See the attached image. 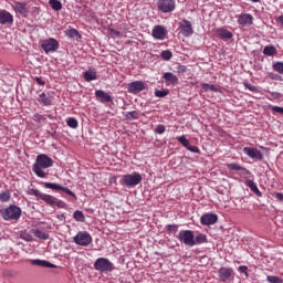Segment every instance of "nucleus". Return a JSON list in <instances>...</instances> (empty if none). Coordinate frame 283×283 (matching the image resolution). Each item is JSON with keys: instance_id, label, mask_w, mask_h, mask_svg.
Segmentation results:
<instances>
[{"instance_id": "nucleus-1", "label": "nucleus", "mask_w": 283, "mask_h": 283, "mask_svg": "<svg viewBox=\"0 0 283 283\" xmlns=\"http://www.w3.org/2000/svg\"><path fill=\"white\" fill-rule=\"evenodd\" d=\"M54 165V160L45 154L36 156L35 163L33 165V172L38 178H45V171L43 169H50Z\"/></svg>"}, {"instance_id": "nucleus-2", "label": "nucleus", "mask_w": 283, "mask_h": 283, "mask_svg": "<svg viewBox=\"0 0 283 283\" xmlns=\"http://www.w3.org/2000/svg\"><path fill=\"white\" fill-rule=\"evenodd\" d=\"M143 182V176L140 172L127 174L122 177L120 185L128 187V189H134L137 185Z\"/></svg>"}, {"instance_id": "nucleus-3", "label": "nucleus", "mask_w": 283, "mask_h": 283, "mask_svg": "<svg viewBox=\"0 0 283 283\" xmlns=\"http://www.w3.org/2000/svg\"><path fill=\"white\" fill-rule=\"evenodd\" d=\"M3 220H19L21 218V208L18 206H9L0 210Z\"/></svg>"}, {"instance_id": "nucleus-4", "label": "nucleus", "mask_w": 283, "mask_h": 283, "mask_svg": "<svg viewBox=\"0 0 283 283\" xmlns=\"http://www.w3.org/2000/svg\"><path fill=\"white\" fill-rule=\"evenodd\" d=\"M95 271H99V273H111L114 270V263L105 258H98L94 262Z\"/></svg>"}, {"instance_id": "nucleus-5", "label": "nucleus", "mask_w": 283, "mask_h": 283, "mask_svg": "<svg viewBox=\"0 0 283 283\" xmlns=\"http://www.w3.org/2000/svg\"><path fill=\"white\" fill-rule=\"evenodd\" d=\"M73 242L78 247H90L92 244V235L88 232L80 231L74 238Z\"/></svg>"}, {"instance_id": "nucleus-6", "label": "nucleus", "mask_w": 283, "mask_h": 283, "mask_svg": "<svg viewBox=\"0 0 283 283\" xmlns=\"http://www.w3.org/2000/svg\"><path fill=\"white\" fill-rule=\"evenodd\" d=\"M177 240L185 244L186 247H193V231L181 230L177 235Z\"/></svg>"}, {"instance_id": "nucleus-7", "label": "nucleus", "mask_w": 283, "mask_h": 283, "mask_svg": "<svg viewBox=\"0 0 283 283\" xmlns=\"http://www.w3.org/2000/svg\"><path fill=\"white\" fill-rule=\"evenodd\" d=\"M157 9L164 14L174 12L176 10V0H159L157 2Z\"/></svg>"}, {"instance_id": "nucleus-8", "label": "nucleus", "mask_w": 283, "mask_h": 283, "mask_svg": "<svg viewBox=\"0 0 283 283\" xmlns=\"http://www.w3.org/2000/svg\"><path fill=\"white\" fill-rule=\"evenodd\" d=\"M40 200L45 201L46 205H49L50 207H59V209L65 208V202H63L62 200L56 199L52 195L42 193V196L40 197Z\"/></svg>"}, {"instance_id": "nucleus-9", "label": "nucleus", "mask_w": 283, "mask_h": 283, "mask_svg": "<svg viewBox=\"0 0 283 283\" xmlns=\"http://www.w3.org/2000/svg\"><path fill=\"white\" fill-rule=\"evenodd\" d=\"M12 9L14 10L15 14H19L20 17H28L30 12V7H28V2L14 1L12 3Z\"/></svg>"}, {"instance_id": "nucleus-10", "label": "nucleus", "mask_w": 283, "mask_h": 283, "mask_svg": "<svg viewBox=\"0 0 283 283\" xmlns=\"http://www.w3.org/2000/svg\"><path fill=\"white\" fill-rule=\"evenodd\" d=\"M41 48L46 54H50V52H56L59 50V41L50 38L42 42Z\"/></svg>"}, {"instance_id": "nucleus-11", "label": "nucleus", "mask_w": 283, "mask_h": 283, "mask_svg": "<svg viewBox=\"0 0 283 283\" xmlns=\"http://www.w3.org/2000/svg\"><path fill=\"white\" fill-rule=\"evenodd\" d=\"M45 189H52L53 191H64V193H67V196H71L76 200V195L70 190L69 188H65L59 184H52V182H44Z\"/></svg>"}, {"instance_id": "nucleus-12", "label": "nucleus", "mask_w": 283, "mask_h": 283, "mask_svg": "<svg viewBox=\"0 0 283 283\" xmlns=\"http://www.w3.org/2000/svg\"><path fill=\"white\" fill-rule=\"evenodd\" d=\"M147 88V84L143 81H135L128 84L127 90L129 94H140L144 90Z\"/></svg>"}, {"instance_id": "nucleus-13", "label": "nucleus", "mask_w": 283, "mask_h": 283, "mask_svg": "<svg viewBox=\"0 0 283 283\" xmlns=\"http://www.w3.org/2000/svg\"><path fill=\"white\" fill-rule=\"evenodd\" d=\"M151 36L157 41H165V39H167V29L163 25H155L151 31Z\"/></svg>"}, {"instance_id": "nucleus-14", "label": "nucleus", "mask_w": 283, "mask_h": 283, "mask_svg": "<svg viewBox=\"0 0 283 283\" xmlns=\"http://www.w3.org/2000/svg\"><path fill=\"white\" fill-rule=\"evenodd\" d=\"M180 33L184 36H191V34H193V27L189 20H182L180 22Z\"/></svg>"}, {"instance_id": "nucleus-15", "label": "nucleus", "mask_w": 283, "mask_h": 283, "mask_svg": "<svg viewBox=\"0 0 283 283\" xmlns=\"http://www.w3.org/2000/svg\"><path fill=\"white\" fill-rule=\"evenodd\" d=\"M14 23V17L12 13L6 10H0V25H8Z\"/></svg>"}, {"instance_id": "nucleus-16", "label": "nucleus", "mask_w": 283, "mask_h": 283, "mask_svg": "<svg viewBox=\"0 0 283 283\" xmlns=\"http://www.w3.org/2000/svg\"><path fill=\"white\" fill-rule=\"evenodd\" d=\"M30 263L32 264V266H41L42 269H56V265L54 263H51L46 260L31 259Z\"/></svg>"}, {"instance_id": "nucleus-17", "label": "nucleus", "mask_w": 283, "mask_h": 283, "mask_svg": "<svg viewBox=\"0 0 283 283\" xmlns=\"http://www.w3.org/2000/svg\"><path fill=\"white\" fill-rule=\"evenodd\" d=\"M218 222V214L206 213L201 217V224L205 227H210V224H216Z\"/></svg>"}, {"instance_id": "nucleus-18", "label": "nucleus", "mask_w": 283, "mask_h": 283, "mask_svg": "<svg viewBox=\"0 0 283 283\" xmlns=\"http://www.w3.org/2000/svg\"><path fill=\"white\" fill-rule=\"evenodd\" d=\"M219 280H221V282H227L229 280H231V277L233 276V269L231 268H221L219 269Z\"/></svg>"}, {"instance_id": "nucleus-19", "label": "nucleus", "mask_w": 283, "mask_h": 283, "mask_svg": "<svg viewBox=\"0 0 283 283\" xmlns=\"http://www.w3.org/2000/svg\"><path fill=\"white\" fill-rule=\"evenodd\" d=\"M237 18L239 25H253V15L251 13H241Z\"/></svg>"}, {"instance_id": "nucleus-20", "label": "nucleus", "mask_w": 283, "mask_h": 283, "mask_svg": "<svg viewBox=\"0 0 283 283\" xmlns=\"http://www.w3.org/2000/svg\"><path fill=\"white\" fill-rule=\"evenodd\" d=\"M163 78L168 87L171 85H178V76L171 72L164 73Z\"/></svg>"}, {"instance_id": "nucleus-21", "label": "nucleus", "mask_w": 283, "mask_h": 283, "mask_svg": "<svg viewBox=\"0 0 283 283\" xmlns=\"http://www.w3.org/2000/svg\"><path fill=\"white\" fill-rule=\"evenodd\" d=\"M243 151L249 158H256L258 160H262V153L258 148L244 147Z\"/></svg>"}, {"instance_id": "nucleus-22", "label": "nucleus", "mask_w": 283, "mask_h": 283, "mask_svg": "<svg viewBox=\"0 0 283 283\" xmlns=\"http://www.w3.org/2000/svg\"><path fill=\"white\" fill-rule=\"evenodd\" d=\"M95 96L99 98L102 103H109L112 101V96L103 90L96 91Z\"/></svg>"}, {"instance_id": "nucleus-23", "label": "nucleus", "mask_w": 283, "mask_h": 283, "mask_svg": "<svg viewBox=\"0 0 283 283\" xmlns=\"http://www.w3.org/2000/svg\"><path fill=\"white\" fill-rule=\"evenodd\" d=\"M217 34L218 36H220V39H223V40L233 39V33L227 29H222V28L218 29Z\"/></svg>"}, {"instance_id": "nucleus-24", "label": "nucleus", "mask_w": 283, "mask_h": 283, "mask_svg": "<svg viewBox=\"0 0 283 283\" xmlns=\"http://www.w3.org/2000/svg\"><path fill=\"white\" fill-rule=\"evenodd\" d=\"M226 167L230 169V171H243V174H251V171L247 170V168H243L242 166L238 164H227Z\"/></svg>"}, {"instance_id": "nucleus-25", "label": "nucleus", "mask_w": 283, "mask_h": 283, "mask_svg": "<svg viewBox=\"0 0 283 283\" xmlns=\"http://www.w3.org/2000/svg\"><path fill=\"white\" fill-rule=\"evenodd\" d=\"M245 185H247V187H249V189H251V191H253V193H255L256 196H262V192H260L258 185L255 182H253V180L247 179Z\"/></svg>"}, {"instance_id": "nucleus-26", "label": "nucleus", "mask_w": 283, "mask_h": 283, "mask_svg": "<svg viewBox=\"0 0 283 283\" xmlns=\"http://www.w3.org/2000/svg\"><path fill=\"white\" fill-rule=\"evenodd\" d=\"M38 101L42 105H52L54 99L52 98V96H48V95H45V93H42L39 95Z\"/></svg>"}, {"instance_id": "nucleus-27", "label": "nucleus", "mask_w": 283, "mask_h": 283, "mask_svg": "<svg viewBox=\"0 0 283 283\" xmlns=\"http://www.w3.org/2000/svg\"><path fill=\"white\" fill-rule=\"evenodd\" d=\"M205 242H207V237L202 233H199L193 235L192 247H196L197 244H205Z\"/></svg>"}, {"instance_id": "nucleus-28", "label": "nucleus", "mask_w": 283, "mask_h": 283, "mask_svg": "<svg viewBox=\"0 0 283 283\" xmlns=\"http://www.w3.org/2000/svg\"><path fill=\"white\" fill-rule=\"evenodd\" d=\"M263 54L265 56H275V54H277V49L273 45H268L263 49Z\"/></svg>"}, {"instance_id": "nucleus-29", "label": "nucleus", "mask_w": 283, "mask_h": 283, "mask_svg": "<svg viewBox=\"0 0 283 283\" xmlns=\"http://www.w3.org/2000/svg\"><path fill=\"white\" fill-rule=\"evenodd\" d=\"M84 78H85V81H87V83H90L92 81H96V71L90 70V71L84 72Z\"/></svg>"}, {"instance_id": "nucleus-30", "label": "nucleus", "mask_w": 283, "mask_h": 283, "mask_svg": "<svg viewBox=\"0 0 283 283\" xmlns=\"http://www.w3.org/2000/svg\"><path fill=\"white\" fill-rule=\"evenodd\" d=\"M49 4L51 6L52 10H55V12L63 10V4L59 0H50Z\"/></svg>"}, {"instance_id": "nucleus-31", "label": "nucleus", "mask_w": 283, "mask_h": 283, "mask_svg": "<svg viewBox=\"0 0 283 283\" xmlns=\"http://www.w3.org/2000/svg\"><path fill=\"white\" fill-rule=\"evenodd\" d=\"M33 235H35V238H39L40 240H48V238H50V235H48V233H45L42 230H32Z\"/></svg>"}, {"instance_id": "nucleus-32", "label": "nucleus", "mask_w": 283, "mask_h": 283, "mask_svg": "<svg viewBox=\"0 0 283 283\" xmlns=\"http://www.w3.org/2000/svg\"><path fill=\"white\" fill-rule=\"evenodd\" d=\"M124 116L127 120H137L138 112L136 111L127 112V113H124Z\"/></svg>"}, {"instance_id": "nucleus-33", "label": "nucleus", "mask_w": 283, "mask_h": 283, "mask_svg": "<svg viewBox=\"0 0 283 283\" xmlns=\"http://www.w3.org/2000/svg\"><path fill=\"white\" fill-rule=\"evenodd\" d=\"M73 218L76 222H85V214H83V211L76 210L73 213Z\"/></svg>"}, {"instance_id": "nucleus-34", "label": "nucleus", "mask_w": 283, "mask_h": 283, "mask_svg": "<svg viewBox=\"0 0 283 283\" xmlns=\"http://www.w3.org/2000/svg\"><path fill=\"white\" fill-rule=\"evenodd\" d=\"M168 94H169V90L167 88L155 91V96L157 98H165V96H167Z\"/></svg>"}, {"instance_id": "nucleus-35", "label": "nucleus", "mask_w": 283, "mask_h": 283, "mask_svg": "<svg viewBox=\"0 0 283 283\" xmlns=\"http://www.w3.org/2000/svg\"><path fill=\"white\" fill-rule=\"evenodd\" d=\"M66 125L69 127H71L72 129H76V127H78V120H76V118L74 117H70L67 120H66Z\"/></svg>"}, {"instance_id": "nucleus-36", "label": "nucleus", "mask_w": 283, "mask_h": 283, "mask_svg": "<svg viewBox=\"0 0 283 283\" xmlns=\"http://www.w3.org/2000/svg\"><path fill=\"white\" fill-rule=\"evenodd\" d=\"M10 200V191L4 190L0 192V202H9Z\"/></svg>"}, {"instance_id": "nucleus-37", "label": "nucleus", "mask_w": 283, "mask_h": 283, "mask_svg": "<svg viewBox=\"0 0 283 283\" xmlns=\"http://www.w3.org/2000/svg\"><path fill=\"white\" fill-rule=\"evenodd\" d=\"M178 143L182 145V147H186V149L189 147V139L185 135L177 137Z\"/></svg>"}, {"instance_id": "nucleus-38", "label": "nucleus", "mask_w": 283, "mask_h": 283, "mask_svg": "<svg viewBox=\"0 0 283 283\" xmlns=\"http://www.w3.org/2000/svg\"><path fill=\"white\" fill-rule=\"evenodd\" d=\"M28 195L29 196H35V198L41 199V196H43V192H40L39 190H36L34 188H29L28 189Z\"/></svg>"}, {"instance_id": "nucleus-39", "label": "nucleus", "mask_w": 283, "mask_h": 283, "mask_svg": "<svg viewBox=\"0 0 283 283\" xmlns=\"http://www.w3.org/2000/svg\"><path fill=\"white\" fill-rule=\"evenodd\" d=\"M266 280L270 283H283V280L280 276H275V275H268Z\"/></svg>"}, {"instance_id": "nucleus-40", "label": "nucleus", "mask_w": 283, "mask_h": 283, "mask_svg": "<svg viewBox=\"0 0 283 283\" xmlns=\"http://www.w3.org/2000/svg\"><path fill=\"white\" fill-rule=\"evenodd\" d=\"M273 70L279 74H283V62H275L273 64Z\"/></svg>"}, {"instance_id": "nucleus-41", "label": "nucleus", "mask_w": 283, "mask_h": 283, "mask_svg": "<svg viewBox=\"0 0 283 283\" xmlns=\"http://www.w3.org/2000/svg\"><path fill=\"white\" fill-rule=\"evenodd\" d=\"M65 34L70 39H74V36H78V31L76 29H70L65 31Z\"/></svg>"}, {"instance_id": "nucleus-42", "label": "nucleus", "mask_w": 283, "mask_h": 283, "mask_svg": "<svg viewBox=\"0 0 283 283\" xmlns=\"http://www.w3.org/2000/svg\"><path fill=\"white\" fill-rule=\"evenodd\" d=\"M172 56H174V54L169 50H166V51L161 52V59H164V61H170V59Z\"/></svg>"}, {"instance_id": "nucleus-43", "label": "nucleus", "mask_w": 283, "mask_h": 283, "mask_svg": "<svg viewBox=\"0 0 283 283\" xmlns=\"http://www.w3.org/2000/svg\"><path fill=\"white\" fill-rule=\"evenodd\" d=\"M201 87H202V90H205L206 92H209V90H210L211 92H218V88H217L214 85H211V84L205 83V84L201 85Z\"/></svg>"}, {"instance_id": "nucleus-44", "label": "nucleus", "mask_w": 283, "mask_h": 283, "mask_svg": "<svg viewBox=\"0 0 283 283\" xmlns=\"http://www.w3.org/2000/svg\"><path fill=\"white\" fill-rule=\"evenodd\" d=\"M188 151H191L192 154H200V148H198V146H191L189 145L187 147Z\"/></svg>"}, {"instance_id": "nucleus-45", "label": "nucleus", "mask_w": 283, "mask_h": 283, "mask_svg": "<svg viewBox=\"0 0 283 283\" xmlns=\"http://www.w3.org/2000/svg\"><path fill=\"white\" fill-rule=\"evenodd\" d=\"M249 268L247 265L239 266V272L244 273L245 277H249Z\"/></svg>"}, {"instance_id": "nucleus-46", "label": "nucleus", "mask_w": 283, "mask_h": 283, "mask_svg": "<svg viewBox=\"0 0 283 283\" xmlns=\"http://www.w3.org/2000/svg\"><path fill=\"white\" fill-rule=\"evenodd\" d=\"M21 239L24 240L25 242H32L33 240L32 235L28 233L21 234Z\"/></svg>"}, {"instance_id": "nucleus-47", "label": "nucleus", "mask_w": 283, "mask_h": 283, "mask_svg": "<svg viewBox=\"0 0 283 283\" xmlns=\"http://www.w3.org/2000/svg\"><path fill=\"white\" fill-rule=\"evenodd\" d=\"M244 87H247V90H250V92H258V87L251 85L250 83H244Z\"/></svg>"}, {"instance_id": "nucleus-48", "label": "nucleus", "mask_w": 283, "mask_h": 283, "mask_svg": "<svg viewBox=\"0 0 283 283\" xmlns=\"http://www.w3.org/2000/svg\"><path fill=\"white\" fill-rule=\"evenodd\" d=\"M273 198H276L280 202H283V193L282 192H274Z\"/></svg>"}, {"instance_id": "nucleus-49", "label": "nucleus", "mask_w": 283, "mask_h": 283, "mask_svg": "<svg viewBox=\"0 0 283 283\" xmlns=\"http://www.w3.org/2000/svg\"><path fill=\"white\" fill-rule=\"evenodd\" d=\"M156 134H165V126L164 125H158L156 127Z\"/></svg>"}, {"instance_id": "nucleus-50", "label": "nucleus", "mask_w": 283, "mask_h": 283, "mask_svg": "<svg viewBox=\"0 0 283 283\" xmlns=\"http://www.w3.org/2000/svg\"><path fill=\"white\" fill-rule=\"evenodd\" d=\"M272 112H276L277 114H283V107L280 106H273Z\"/></svg>"}, {"instance_id": "nucleus-51", "label": "nucleus", "mask_w": 283, "mask_h": 283, "mask_svg": "<svg viewBox=\"0 0 283 283\" xmlns=\"http://www.w3.org/2000/svg\"><path fill=\"white\" fill-rule=\"evenodd\" d=\"M38 85H45V82L41 77H35Z\"/></svg>"}, {"instance_id": "nucleus-52", "label": "nucleus", "mask_w": 283, "mask_h": 283, "mask_svg": "<svg viewBox=\"0 0 283 283\" xmlns=\"http://www.w3.org/2000/svg\"><path fill=\"white\" fill-rule=\"evenodd\" d=\"M168 231H178V226H167Z\"/></svg>"}, {"instance_id": "nucleus-53", "label": "nucleus", "mask_w": 283, "mask_h": 283, "mask_svg": "<svg viewBox=\"0 0 283 283\" xmlns=\"http://www.w3.org/2000/svg\"><path fill=\"white\" fill-rule=\"evenodd\" d=\"M113 36H120V32L116 31V30H112L111 31Z\"/></svg>"}, {"instance_id": "nucleus-54", "label": "nucleus", "mask_w": 283, "mask_h": 283, "mask_svg": "<svg viewBox=\"0 0 283 283\" xmlns=\"http://www.w3.org/2000/svg\"><path fill=\"white\" fill-rule=\"evenodd\" d=\"M277 21H279V23H281V24L283 25V15H280V17L277 18Z\"/></svg>"}, {"instance_id": "nucleus-55", "label": "nucleus", "mask_w": 283, "mask_h": 283, "mask_svg": "<svg viewBox=\"0 0 283 283\" xmlns=\"http://www.w3.org/2000/svg\"><path fill=\"white\" fill-rule=\"evenodd\" d=\"M252 3H260V0H251Z\"/></svg>"}, {"instance_id": "nucleus-56", "label": "nucleus", "mask_w": 283, "mask_h": 283, "mask_svg": "<svg viewBox=\"0 0 283 283\" xmlns=\"http://www.w3.org/2000/svg\"><path fill=\"white\" fill-rule=\"evenodd\" d=\"M272 96H280V93H272Z\"/></svg>"}, {"instance_id": "nucleus-57", "label": "nucleus", "mask_w": 283, "mask_h": 283, "mask_svg": "<svg viewBox=\"0 0 283 283\" xmlns=\"http://www.w3.org/2000/svg\"><path fill=\"white\" fill-rule=\"evenodd\" d=\"M181 70H182V72H185L186 67H185V66H181Z\"/></svg>"}]
</instances>
